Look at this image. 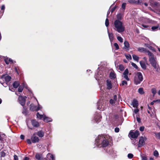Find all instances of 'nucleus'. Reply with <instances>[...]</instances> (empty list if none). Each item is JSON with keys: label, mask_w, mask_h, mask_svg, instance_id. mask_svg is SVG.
<instances>
[{"label": "nucleus", "mask_w": 160, "mask_h": 160, "mask_svg": "<svg viewBox=\"0 0 160 160\" xmlns=\"http://www.w3.org/2000/svg\"><path fill=\"white\" fill-rule=\"evenodd\" d=\"M125 56L127 59L129 60H131L132 59V57L131 55L129 54L126 55Z\"/></svg>", "instance_id": "obj_39"}, {"label": "nucleus", "mask_w": 160, "mask_h": 160, "mask_svg": "<svg viewBox=\"0 0 160 160\" xmlns=\"http://www.w3.org/2000/svg\"><path fill=\"white\" fill-rule=\"evenodd\" d=\"M14 160H18V156L16 155H14Z\"/></svg>", "instance_id": "obj_56"}, {"label": "nucleus", "mask_w": 160, "mask_h": 160, "mask_svg": "<svg viewBox=\"0 0 160 160\" xmlns=\"http://www.w3.org/2000/svg\"><path fill=\"white\" fill-rule=\"evenodd\" d=\"M155 157H158V153L157 150H155L154 151L153 153Z\"/></svg>", "instance_id": "obj_41"}, {"label": "nucleus", "mask_w": 160, "mask_h": 160, "mask_svg": "<svg viewBox=\"0 0 160 160\" xmlns=\"http://www.w3.org/2000/svg\"><path fill=\"white\" fill-rule=\"evenodd\" d=\"M108 35L109 38L111 42L113 39V34L112 33H110L108 30Z\"/></svg>", "instance_id": "obj_15"}, {"label": "nucleus", "mask_w": 160, "mask_h": 160, "mask_svg": "<svg viewBox=\"0 0 160 160\" xmlns=\"http://www.w3.org/2000/svg\"><path fill=\"white\" fill-rule=\"evenodd\" d=\"M148 48L149 49H150V50H151L152 51H153V52L155 51L154 48L150 45L149 46Z\"/></svg>", "instance_id": "obj_44"}, {"label": "nucleus", "mask_w": 160, "mask_h": 160, "mask_svg": "<svg viewBox=\"0 0 160 160\" xmlns=\"http://www.w3.org/2000/svg\"><path fill=\"white\" fill-rule=\"evenodd\" d=\"M139 134L140 133L138 131L136 130L134 132L131 131L129 133L128 136L129 137L131 138H136Z\"/></svg>", "instance_id": "obj_5"}, {"label": "nucleus", "mask_w": 160, "mask_h": 160, "mask_svg": "<svg viewBox=\"0 0 160 160\" xmlns=\"http://www.w3.org/2000/svg\"><path fill=\"white\" fill-rule=\"evenodd\" d=\"M27 143L29 144H31L32 143V142L31 140L29 139H27Z\"/></svg>", "instance_id": "obj_55"}, {"label": "nucleus", "mask_w": 160, "mask_h": 160, "mask_svg": "<svg viewBox=\"0 0 160 160\" xmlns=\"http://www.w3.org/2000/svg\"><path fill=\"white\" fill-rule=\"evenodd\" d=\"M109 102L111 104H113L116 103L112 99H110Z\"/></svg>", "instance_id": "obj_43"}, {"label": "nucleus", "mask_w": 160, "mask_h": 160, "mask_svg": "<svg viewBox=\"0 0 160 160\" xmlns=\"http://www.w3.org/2000/svg\"><path fill=\"white\" fill-rule=\"evenodd\" d=\"M128 73L129 71L128 69H126L124 71L123 73V75H128Z\"/></svg>", "instance_id": "obj_36"}, {"label": "nucleus", "mask_w": 160, "mask_h": 160, "mask_svg": "<svg viewBox=\"0 0 160 160\" xmlns=\"http://www.w3.org/2000/svg\"><path fill=\"white\" fill-rule=\"evenodd\" d=\"M117 39L120 42H123V38L120 36H118L117 37Z\"/></svg>", "instance_id": "obj_37"}, {"label": "nucleus", "mask_w": 160, "mask_h": 160, "mask_svg": "<svg viewBox=\"0 0 160 160\" xmlns=\"http://www.w3.org/2000/svg\"><path fill=\"white\" fill-rule=\"evenodd\" d=\"M159 27V25H158L157 26L152 27L151 28V29L152 31H156L158 29Z\"/></svg>", "instance_id": "obj_31"}, {"label": "nucleus", "mask_w": 160, "mask_h": 160, "mask_svg": "<svg viewBox=\"0 0 160 160\" xmlns=\"http://www.w3.org/2000/svg\"><path fill=\"white\" fill-rule=\"evenodd\" d=\"M152 92L154 95L156 93V90L155 88H153L152 89Z\"/></svg>", "instance_id": "obj_40"}, {"label": "nucleus", "mask_w": 160, "mask_h": 160, "mask_svg": "<svg viewBox=\"0 0 160 160\" xmlns=\"http://www.w3.org/2000/svg\"><path fill=\"white\" fill-rule=\"evenodd\" d=\"M125 84L127 85V82L123 80L122 82V86H123Z\"/></svg>", "instance_id": "obj_50"}, {"label": "nucleus", "mask_w": 160, "mask_h": 160, "mask_svg": "<svg viewBox=\"0 0 160 160\" xmlns=\"http://www.w3.org/2000/svg\"><path fill=\"white\" fill-rule=\"evenodd\" d=\"M147 50V49L144 48L139 47L138 48V50L139 52H146Z\"/></svg>", "instance_id": "obj_20"}, {"label": "nucleus", "mask_w": 160, "mask_h": 160, "mask_svg": "<svg viewBox=\"0 0 160 160\" xmlns=\"http://www.w3.org/2000/svg\"><path fill=\"white\" fill-rule=\"evenodd\" d=\"M1 78L3 79H4L6 82H8L11 79V77L8 75H3L2 76Z\"/></svg>", "instance_id": "obj_10"}, {"label": "nucleus", "mask_w": 160, "mask_h": 160, "mask_svg": "<svg viewBox=\"0 0 160 160\" xmlns=\"http://www.w3.org/2000/svg\"><path fill=\"white\" fill-rule=\"evenodd\" d=\"M124 49L127 50H128V48L129 47V42L127 41H125L124 42Z\"/></svg>", "instance_id": "obj_14"}, {"label": "nucleus", "mask_w": 160, "mask_h": 160, "mask_svg": "<svg viewBox=\"0 0 160 160\" xmlns=\"http://www.w3.org/2000/svg\"><path fill=\"white\" fill-rule=\"evenodd\" d=\"M113 29L118 32L121 33L125 30V27L123 22L119 20H116L113 24Z\"/></svg>", "instance_id": "obj_1"}, {"label": "nucleus", "mask_w": 160, "mask_h": 160, "mask_svg": "<svg viewBox=\"0 0 160 160\" xmlns=\"http://www.w3.org/2000/svg\"><path fill=\"white\" fill-rule=\"evenodd\" d=\"M158 100H154L153 102H151L150 104L151 105H153L154 104V102H156V101H158Z\"/></svg>", "instance_id": "obj_63"}, {"label": "nucleus", "mask_w": 160, "mask_h": 160, "mask_svg": "<svg viewBox=\"0 0 160 160\" xmlns=\"http://www.w3.org/2000/svg\"><path fill=\"white\" fill-rule=\"evenodd\" d=\"M116 7H114L112 9V10H111V12H113L115 11V9H116Z\"/></svg>", "instance_id": "obj_57"}, {"label": "nucleus", "mask_w": 160, "mask_h": 160, "mask_svg": "<svg viewBox=\"0 0 160 160\" xmlns=\"http://www.w3.org/2000/svg\"><path fill=\"white\" fill-rule=\"evenodd\" d=\"M119 131V129L118 128H116L115 129V131L116 132H118Z\"/></svg>", "instance_id": "obj_54"}, {"label": "nucleus", "mask_w": 160, "mask_h": 160, "mask_svg": "<svg viewBox=\"0 0 160 160\" xmlns=\"http://www.w3.org/2000/svg\"><path fill=\"white\" fill-rule=\"evenodd\" d=\"M155 136L157 138L159 139L160 140V132L158 133H155Z\"/></svg>", "instance_id": "obj_33"}, {"label": "nucleus", "mask_w": 160, "mask_h": 160, "mask_svg": "<svg viewBox=\"0 0 160 160\" xmlns=\"http://www.w3.org/2000/svg\"><path fill=\"white\" fill-rule=\"evenodd\" d=\"M137 121L138 122H140L141 119L140 118L137 117Z\"/></svg>", "instance_id": "obj_59"}, {"label": "nucleus", "mask_w": 160, "mask_h": 160, "mask_svg": "<svg viewBox=\"0 0 160 160\" xmlns=\"http://www.w3.org/2000/svg\"><path fill=\"white\" fill-rule=\"evenodd\" d=\"M101 116L100 115H98L94 118V120L96 122H99L101 120Z\"/></svg>", "instance_id": "obj_18"}, {"label": "nucleus", "mask_w": 160, "mask_h": 160, "mask_svg": "<svg viewBox=\"0 0 160 160\" xmlns=\"http://www.w3.org/2000/svg\"><path fill=\"white\" fill-rule=\"evenodd\" d=\"M116 102H118L119 101V99H118L116 95H114L113 96V99Z\"/></svg>", "instance_id": "obj_32"}, {"label": "nucleus", "mask_w": 160, "mask_h": 160, "mask_svg": "<svg viewBox=\"0 0 160 160\" xmlns=\"http://www.w3.org/2000/svg\"><path fill=\"white\" fill-rule=\"evenodd\" d=\"M124 78L127 81H129V79L128 78V75H124Z\"/></svg>", "instance_id": "obj_52"}, {"label": "nucleus", "mask_w": 160, "mask_h": 160, "mask_svg": "<svg viewBox=\"0 0 160 160\" xmlns=\"http://www.w3.org/2000/svg\"><path fill=\"white\" fill-rule=\"evenodd\" d=\"M119 69L121 71H123L124 69V67L121 64L119 66Z\"/></svg>", "instance_id": "obj_35"}, {"label": "nucleus", "mask_w": 160, "mask_h": 160, "mask_svg": "<svg viewBox=\"0 0 160 160\" xmlns=\"http://www.w3.org/2000/svg\"><path fill=\"white\" fill-rule=\"evenodd\" d=\"M47 158L52 159V160H55V158L53 156V155L50 153H48L47 155Z\"/></svg>", "instance_id": "obj_22"}, {"label": "nucleus", "mask_w": 160, "mask_h": 160, "mask_svg": "<svg viewBox=\"0 0 160 160\" xmlns=\"http://www.w3.org/2000/svg\"><path fill=\"white\" fill-rule=\"evenodd\" d=\"M132 105L133 107L134 108H137L138 106V103L137 100H134L132 102Z\"/></svg>", "instance_id": "obj_17"}, {"label": "nucleus", "mask_w": 160, "mask_h": 160, "mask_svg": "<svg viewBox=\"0 0 160 160\" xmlns=\"http://www.w3.org/2000/svg\"><path fill=\"white\" fill-rule=\"evenodd\" d=\"M43 120L46 122H48L51 121V119L50 118L46 117L45 115L43 116Z\"/></svg>", "instance_id": "obj_19"}, {"label": "nucleus", "mask_w": 160, "mask_h": 160, "mask_svg": "<svg viewBox=\"0 0 160 160\" xmlns=\"http://www.w3.org/2000/svg\"><path fill=\"white\" fill-rule=\"evenodd\" d=\"M18 100L20 103L21 105L22 106L24 105L26 101L25 99L22 96H19Z\"/></svg>", "instance_id": "obj_9"}, {"label": "nucleus", "mask_w": 160, "mask_h": 160, "mask_svg": "<svg viewBox=\"0 0 160 160\" xmlns=\"http://www.w3.org/2000/svg\"><path fill=\"white\" fill-rule=\"evenodd\" d=\"M149 61L152 66L156 69V71H158V65L157 64L155 58H150Z\"/></svg>", "instance_id": "obj_4"}, {"label": "nucleus", "mask_w": 160, "mask_h": 160, "mask_svg": "<svg viewBox=\"0 0 160 160\" xmlns=\"http://www.w3.org/2000/svg\"><path fill=\"white\" fill-rule=\"evenodd\" d=\"M131 65L133 67L136 69L138 68V67L137 66L135 63H134L133 62H132L131 63Z\"/></svg>", "instance_id": "obj_47"}, {"label": "nucleus", "mask_w": 160, "mask_h": 160, "mask_svg": "<svg viewBox=\"0 0 160 160\" xmlns=\"http://www.w3.org/2000/svg\"><path fill=\"white\" fill-rule=\"evenodd\" d=\"M123 16V14L119 13L117 15V20H121Z\"/></svg>", "instance_id": "obj_26"}, {"label": "nucleus", "mask_w": 160, "mask_h": 160, "mask_svg": "<svg viewBox=\"0 0 160 160\" xmlns=\"http://www.w3.org/2000/svg\"><path fill=\"white\" fill-rule=\"evenodd\" d=\"M24 160H29V158L27 157H25Z\"/></svg>", "instance_id": "obj_64"}, {"label": "nucleus", "mask_w": 160, "mask_h": 160, "mask_svg": "<svg viewBox=\"0 0 160 160\" xmlns=\"http://www.w3.org/2000/svg\"><path fill=\"white\" fill-rule=\"evenodd\" d=\"M24 136L23 135H21L20 136V138L22 139H24Z\"/></svg>", "instance_id": "obj_62"}, {"label": "nucleus", "mask_w": 160, "mask_h": 160, "mask_svg": "<svg viewBox=\"0 0 160 160\" xmlns=\"http://www.w3.org/2000/svg\"><path fill=\"white\" fill-rule=\"evenodd\" d=\"M109 75L111 79H114L116 77V74L114 72H111Z\"/></svg>", "instance_id": "obj_23"}, {"label": "nucleus", "mask_w": 160, "mask_h": 160, "mask_svg": "<svg viewBox=\"0 0 160 160\" xmlns=\"http://www.w3.org/2000/svg\"><path fill=\"white\" fill-rule=\"evenodd\" d=\"M107 83L108 88L109 89H111L112 87L111 81L109 80H107Z\"/></svg>", "instance_id": "obj_16"}, {"label": "nucleus", "mask_w": 160, "mask_h": 160, "mask_svg": "<svg viewBox=\"0 0 160 160\" xmlns=\"http://www.w3.org/2000/svg\"><path fill=\"white\" fill-rule=\"evenodd\" d=\"M5 8V6L4 5H2L1 8V9L2 10H4Z\"/></svg>", "instance_id": "obj_61"}, {"label": "nucleus", "mask_w": 160, "mask_h": 160, "mask_svg": "<svg viewBox=\"0 0 160 160\" xmlns=\"http://www.w3.org/2000/svg\"><path fill=\"white\" fill-rule=\"evenodd\" d=\"M133 155L132 153H129L128 154V157L129 158L131 159L133 157Z\"/></svg>", "instance_id": "obj_46"}, {"label": "nucleus", "mask_w": 160, "mask_h": 160, "mask_svg": "<svg viewBox=\"0 0 160 160\" xmlns=\"http://www.w3.org/2000/svg\"><path fill=\"white\" fill-rule=\"evenodd\" d=\"M142 160H147V158L145 156L142 157Z\"/></svg>", "instance_id": "obj_58"}, {"label": "nucleus", "mask_w": 160, "mask_h": 160, "mask_svg": "<svg viewBox=\"0 0 160 160\" xmlns=\"http://www.w3.org/2000/svg\"><path fill=\"white\" fill-rule=\"evenodd\" d=\"M126 5V3H123L122 4V8L123 9V11H124V10L125 8Z\"/></svg>", "instance_id": "obj_48"}, {"label": "nucleus", "mask_w": 160, "mask_h": 160, "mask_svg": "<svg viewBox=\"0 0 160 160\" xmlns=\"http://www.w3.org/2000/svg\"><path fill=\"white\" fill-rule=\"evenodd\" d=\"M37 135L40 138L43 137L44 135V132L42 131H40L37 133Z\"/></svg>", "instance_id": "obj_13"}, {"label": "nucleus", "mask_w": 160, "mask_h": 160, "mask_svg": "<svg viewBox=\"0 0 160 160\" xmlns=\"http://www.w3.org/2000/svg\"><path fill=\"white\" fill-rule=\"evenodd\" d=\"M35 158L37 159L40 160L42 158V155L37 153L35 155Z\"/></svg>", "instance_id": "obj_29"}, {"label": "nucleus", "mask_w": 160, "mask_h": 160, "mask_svg": "<svg viewBox=\"0 0 160 160\" xmlns=\"http://www.w3.org/2000/svg\"><path fill=\"white\" fill-rule=\"evenodd\" d=\"M138 92L141 94H143L144 93L143 89L142 88H140L138 89Z\"/></svg>", "instance_id": "obj_30"}, {"label": "nucleus", "mask_w": 160, "mask_h": 160, "mask_svg": "<svg viewBox=\"0 0 160 160\" xmlns=\"http://www.w3.org/2000/svg\"><path fill=\"white\" fill-rule=\"evenodd\" d=\"M30 109L32 111H38L39 110V105L38 107H37L33 104H31L30 106Z\"/></svg>", "instance_id": "obj_8"}, {"label": "nucleus", "mask_w": 160, "mask_h": 160, "mask_svg": "<svg viewBox=\"0 0 160 160\" xmlns=\"http://www.w3.org/2000/svg\"><path fill=\"white\" fill-rule=\"evenodd\" d=\"M146 52L148 53V55L149 56V59L154 58V55L153 54L150 52L149 50H147Z\"/></svg>", "instance_id": "obj_21"}, {"label": "nucleus", "mask_w": 160, "mask_h": 160, "mask_svg": "<svg viewBox=\"0 0 160 160\" xmlns=\"http://www.w3.org/2000/svg\"><path fill=\"white\" fill-rule=\"evenodd\" d=\"M146 138L141 137L140 138L138 142V147H141L145 144V140H146Z\"/></svg>", "instance_id": "obj_6"}, {"label": "nucleus", "mask_w": 160, "mask_h": 160, "mask_svg": "<svg viewBox=\"0 0 160 160\" xmlns=\"http://www.w3.org/2000/svg\"><path fill=\"white\" fill-rule=\"evenodd\" d=\"M44 115H41L39 114V112H38L36 115L37 118L40 119H42V118H43V116Z\"/></svg>", "instance_id": "obj_28"}, {"label": "nucleus", "mask_w": 160, "mask_h": 160, "mask_svg": "<svg viewBox=\"0 0 160 160\" xmlns=\"http://www.w3.org/2000/svg\"><path fill=\"white\" fill-rule=\"evenodd\" d=\"M142 26L144 28H147L148 27V25H144V24H142Z\"/></svg>", "instance_id": "obj_60"}, {"label": "nucleus", "mask_w": 160, "mask_h": 160, "mask_svg": "<svg viewBox=\"0 0 160 160\" xmlns=\"http://www.w3.org/2000/svg\"><path fill=\"white\" fill-rule=\"evenodd\" d=\"M105 24L107 27H108L109 25V20L108 18H106V19Z\"/></svg>", "instance_id": "obj_38"}, {"label": "nucleus", "mask_w": 160, "mask_h": 160, "mask_svg": "<svg viewBox=\"0 0 160 160\" xmlns=\"http://www.w3.org/2000/svg\"><path fill=\"white\" fill-rule=\"evenodd\" d=\"M133 110V112L137 114L139 112V109H138L137 107Z\"/></svg>", "instance_id": "obj_49"}, {"label": "nucleus", "mask_w": 160, "mask_h": 160, "mask_svg": "<svg viewBox=\"0 0 160 160\" xmlns=\"http://www.w3.org/2000/svg\"><path fill=\"white\" fill-rule=\"evenodd\" d=\"M0 155L1 157H4L6 156V153L3 151H2L0 152Z\"/></svg>", "instance_id": "obj_34"}, {"label": "nucleus", "mask_w": 160, "mask_h": 160, "mask_svg": "<svg viewBox=\"0 0 160 160\" xmlns=\"http://www.w3.org/2000/svg\"><path fill=\"white\" fill-rule=\"evenodd\" d=\"M114 46L116 48V50H118L119 49V46L117 43H114Z\"/></svg>", "instance_id": "obj_42"}, {"label": "nucleus", "mask_w": 160, "mask_h": 160, "mask_svg": "<svg viewBox=\"0 0 160 160\" xmlns=\"http://www.w3.org/2000/svg\"><path fill=\"white\" fill-rule=\"evenodd\" d=\"M96 144L99 147H107L109 144L108 141L102 135H99L96 139Z\"/></svg>", "instance_id": "obj_2"}, {"label": "nucleus", "mask_w": 160, "mask_h": 160, "mask_svg": "<svg viewBox=\"0 0 160 160\" xmlns=\"http://www.w3.org/2000/svg\"><path fill=\"white\" fill-rule=\"evenodd\" d=\"M143 79V76L141 72H138L135 74L134 78V82L136 84L138 85L140 84L142 81Z\"/></svg>", "instance_id": "obj_3"}, {"label": "nucleus", "mask_w": 160, "mask_h": 160, "mask_svg": "<svg viewBox=\"0 0 160 160\" xmlns=\"http://www.w3.org/2000/svg\"><path fill=\"white\" fill-rule=\"evenodd\" d=\"M4 135L3 134H0V140H2L3 139V137Z\"/></svg>", "instance_id": "obj_51"}, {"label": "nucleus", "mask_w": 160, "mask_h": 160, "mask_svg": "<svg viewBox=\"0 0 160 160\" xmlns=\"http://www.w3.org/2000/svg\"><path fill=\"white\" fill-rule=\"evenodd\" d=\"M140 63L142 68L144 69H145L146 68V66L145 63L143 61H140Z\"/></svg>", "instance_id": "obj_24"}, {"label": "nucleus", "mask_w": 160, "mask_h": 160, "mask_svg": "<svg viewBox=\"0 0 160 160\" xmlns=\"http://www.w3.org/2000/svg\"><path fill=\"white\" fill-rule=\"evenodd\" d=\"M132 57L134 60L137 61V62L138 61L139 57L138 56L135 54H133L132 55Z\"/></svg>", "instance_id": "obj_27"}, {"label": "nucleus", "mask_w": 160, "mask_h": 160, "mask_svg": "<svg viewBox=\"0 0 160 160\" xmlns=\"http://www.w3.org/2000/svg\"><path fill=\"white\" fill-rule=\"evenodd\" d=\"M23 88L22 87L20 86L18 88V91L19 92H22L23 90Z\"/></svg>", "instance_id": "obj_45"}, {"label": "nucleus", "mask_w": 160, "mask_h": 160, "mask_svg": "<svg viewBox=\"0 0 160 160\" xmlns=\"http://www.w3.org/2000/svg\"><path fill=\"white\" fill-rule=\"evenodd\" d=\"M32 125L35 127H38L39 126V122L35 120H33L31 121Z\"/></svg>", "instance_id": "obj_11"}, {"label": "nucleus", "mask_w": 160, "mask_h": 160, "mask_svg": "<svg viewBox=\"0 0 160 160\" xmlns=\"http://www.w3.org/2000/svg\"><path fill=\"white\" fill-rule=\"evenodd\" d=\"M144 127L143 126L141 127H140L139 128V130L141 131H143L144 130Z\"/></svg>", "instance_id": "obj_53"}, {"label": "nucleus", "mask_w": 160, "mask_h": 160, "mask_svg": "<svg viewBox=\"0 0 160 160\" xmlns=\"http://www.w3.org/2000/svg\"><path fill=\"white\" fill-rule=\"evenodd\" d=\"M19 82L15 81L13 83V86L15 88H17L19 86Z\"/></svg>", "instance_id": "obj_25"}, {"label": "nucleus", "mask_w": 160, "mask_h": 160, "mask_svg": "<svg viewBox=\"0 0 160 160\" xmlns=\"http://www.w3.org/2000/svg\"><path fill=\"white\" fill-rule=\"evenodd\" d=\"M4 61L6 64H8L9 63H13V61L12 59L9 58H6L4 59Z\"/></svg>", "instance_id": "obj_12"}, {"label": "nucleus", "mask_w": 160, "mask_h": 160, "mask_svg": "<svg viewBox=\"0 0 160 160\" xmlns=\"http://www.w3.org/2000/svg\"><path fill=\"white\" fill-rule=\"evenodd\" d=\"M31 139L32 142L34 143L38 142L39 141V139L38 137L36 136L35 133L33 134L31 137Z\"/></svg>", "instance_id": "obj_7"}]
</instances>
